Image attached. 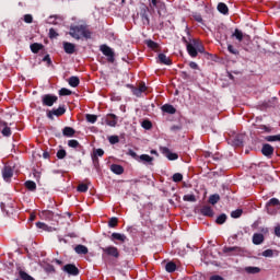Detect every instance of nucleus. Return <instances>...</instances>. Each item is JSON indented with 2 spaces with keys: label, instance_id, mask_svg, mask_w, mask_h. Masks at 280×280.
<instances>
[{
  "label": "nucleus",
  "instance_id": "obj_1",
  "mask_svg": "<svg viewBox=\"0 0 280 280\" xmlns=\"http://www.w3.org/2000/svg\"><path fill=\"white\" fill-rule=\"evenodd\" d=\"M70 36L75 38V40H80V38H91V31L84 24L70 26Z\"/></svg>",
  "mask_w": 280,
  "mask_h": 280
},
{
  "label": "nucleus",
  "instance_id": "obj_2",
  "mask_svg": "<svg viewBox=\"0 0 280 280\" xmlns=\"http://www.w3.org/2000/svg\"><path fill=\"white\" fill-rule=\"evenodd\" d=\"M100 51H102L103 56H106L107 62H109L110 65L115 62V51L113 50V48H110V46L103 44L100 46Z\"/></svg>",
  "mask_w": 280,
  "mask_h": 280
},
{
  "label": "nucleus",
  "instance_id": "obj_3",
  "mask_svg": "<svg viewBox=\"0 0 280 280\" xmlns=\"http://www.w3.org/2000/svg\"><path fill=\"white\" fill-rule=\"evenodd\" d=\"M104 253V255H107V257H114V259H119V249L116 246H107L101 248Z\"/></svg>",
  "mask_w": 280,
  "mask_h": 280
},
{
  "label": "nucleus",
  "instance_id": "obj_4",
  "mask_svg": "<svg viewBox=\"0 0 280 280\" xmlns=\"http://www.w3.org/2000/svg\"><path fill=\"white\" fill-rule=\"evenodd\" d=\"M66 113H67V108L65 107V105H62V106H59L57 109L49 110L47 113V118L54 119V115L55 117H62V115H65Z\"/></svg>",
  "mask_w": 280,
  "mask_h": 280
},
{
  "label": "nucleus",
  "instance_id": "obj_5",
  "mask_svg": "<svg viewBox=\"0 0 280 280\" xmlns=\"http://www.w3.org/2000/svg\"><path fill=\"white\" fill-rule=\"evenodd\" d=\"M62 270L71 277H78V275H80V269H78L74 264H67L62 267Z\"/></svg>",
  "mask_w": 280,
  "mask_h": 280
},
{
  "label": "nucleus",
  "instance_id": "obj_6",
  "mask_svg": "<svg viewBox=\"0 0 280 280\" xmlns=\"http://www.w3.org/2000/svg\"><path fill=\"white\" fill-rule=\"evenodd\" d=\"M58 102V96L46 94L42 97V104L43 106H54Z\"/></svg>",
  "mask_w": 280,
  "mask_h": 280
},
{
  "label": "nucleus",
  "instance_id": "obj_7",
  "mask_svg": "<svg viewBox=\"0 0 280 280\" xmlns=\"http://www.w3.org/2000/svg\"><path fill=\"white\" fill-rule=\"evenodd\" d=\"M150 12V8L147 5H142L140 8V18L143 23V25H150V15L148 14Z\"/></svg>",
  "mask_w": 280,
  "mask_h": 280
},
{
  "label": "nucleus",
  "instance_id": "obj_8",
  "mask_svg": "<svg viewBox=\"0 0 280 280\" xmlns=\"http://www.w3.org/2000/svg\"><path fill=\"white\" fill-rule=\"evenodd\" d=\"M271 207H276V209H280V201L278 198H271L267 202L266 209H267V213H269V215H272L275 213V211H272V209H270Z\"/></svg>",
  "mask_w": 280,
  "mask_h": 280
},
{
  "label": "nucleus",
  "instance_id": "obj_9",
  "mask_svg": "<svg viewBox=\"0 0 280 280\" xmlns=\"http://www.w3.org/2000/svg\"><path fill=\"white\" fill-rule=\"evenodd\" d=\"M261 154L267 159H272V154H275V147L268 143L262 144Z\"/></svg>",
  "mask_w": 280,
  "mask_h": 280
},
{
  "label": "nucleus",
  "instance_id": "obj_10",
  "mask_svg": "<svg viewBox=\"0 0 280 280\" xmlns=\"http://www.w3.org/2000/svg\"><path fill=\"white\" fill-rule=\"evenodd\" d=\"M196 42L195 38L190 39V44H187L186 49L188 51V56H190V58H197L198 57V50L196 48Z\"/></svg>",
  "mask_w": 280,
  "mask_h": 280
},
{
  "label": "nucleus",
  "instance_id": "obj_11",
  "mask_svg": "<svg viewBox=\"0 0 280 280\" xmlns=\"http://www.w3.org/2000/svg\"><path fill=\"white\" fill-rule=\"evenodd\" d=\"M161 152L164 156H166V159H168V161L178 160V153H172V151L167 147H162Z\"/></svg>",
  "mask_w": 280,
  "mask_h": 280
},
{
  "label": "nucleus",
  "instance_id": "obj_12",
  "mask_svg": "<svg viewBox=\"0 0 280 280\" xmlns=\"http://www.w3.org/2000/svg\"><path fill=\"white\" fill-rule=\"evenodd\" d=\"M2 176L3 179L8 183V180L14 176V170H12V166H4L2 170Z\"/></svg>",
  "mask_w": 280,
  "mask_h": 280
},
{
  "label": "nucleus",
  "instance_id": "obj_13",
  "mask_svg": "<svg viewBox=\"0 0 280 280\" xmlns=\"http://www.w3.org/2000/svg\"><path fill=\"white\" fill-rule=\"evenodd\" d=\"M200 213L206 218H213V215H215V212H213V208H211V206H203L200 210Z\"/></svg>",
  "mask_w": 280,
  "mask_h": 280
},
{
  "label": "nucleus",
  "instance_id": "obj_14",
  "mask_svg": "<svg viewBox=\"0 0 280 280\" xmlns=\"http://www.w3.org/2000/svg\"><path fill=\"white\" fill-rule=\"evenodd\" d=\"M109 240H110L112 242H121V243L124 244V242H126V240H128V237H126L125 234L114 232V233L109 236Z\"/></svg>",
  "mask_w": 280,
  "mask_h": 280
},
{
  "label": "nucleus",
  "instance_id": "obj_15",
  "mask_svg": "<svg viewBox=\"0 0 280 280\" xmlns=\"http://www.w3.org/2000/svg\"><path fill=\"white\" fill-rule=\"evenodd\" d=\"M117 119H118L117 115L107 114L105 121H106L107 126H110V128H115V126H117Z\"/></svg>",
  "mask_w": 280,
  "mask_h": 280
},
{
  "label": "nucleus",
  "instance_id": "obj_16",
  "mask_svg": "<svg viewBox=\"0 0 280 280\" xmlns=\"http://www.w3.org/2000/svg\"><path fill=\"white\" fill-rule=\"evenodd\" d=\"M158 60H159L160 65H166L168 67L172 65V59L163 52L158 55Z\"/></svg>",
  "mask_w": 280,
  "mask_h": 280
},
{
  "label": "nucleus",
  "instance_id": "obj_17",
  "mask_svg": "<svg viewBox=\"0 0 280 280\" xmlns=\"http://www.w3.org/2000/svg\"><path fill=\"white\" fill-rule=\"evenodd\" d=\"M163 113H167V115H176V107L170 104H164L162 107Z\"/></svg>",
  "mask_w": 280,
  "mask_h": 280
},
{
  "label": "nucleus",
  "instance_id": "obj_18",
  "mask_svg": "<svg viewBox=\"0 0 280 280\" xmlns=\"http://www.w3.org/2000/svg\"><path fill=\"white\" fill-rule=\"evenodd\" d=\"M264 234L261 233H255L253 235V244H255V246H259V244H264Z\"/></svg>",
  "mask_w": 280,
  "mask_h": 280
},
{
  "label": "nucleus",
  "instance_id": "obj_19",
  "mask_svg": "<svg viewBox=\"0 0 280 280\" xmlns=\"http://www.w3.org/2000/svg\"><path fill=\"white\" fill-rule=\"evenodd\" d=\"M63 49L66 54H75V45L69 42L63 43Z\"/></svg>",
  "mask_w": 280,
  "mask_h": 280
},
{
  "label": "nucleus",
  "instance_id": "obj_20",
  "mask_svg": "<svg viewBox=\"0 0 280 280\" xmlns=\"http://www.w3.org/2000/svg\"><path fill=\"white\" fill-rule=\"evenodd\" d=\"M139 163H148V165H152L154 158L148 155V154H142L138 158Z\"/></svg>",
  "mask_w": 280,
  "mask_h": 280
},
{
  "label": "nucleus",
  "instance_id": "obj_21",
  "mask_svg": "<svg viewBox=\"0 0 280 280\" xmlns=\"http://www.w3.org/2000/svg\"><path fill=\"white\" fill-rule=\"evenodd\" d=\"M217 9L220 14L229 15V5H226V3L220 2Z\"/></svg>",
  "mask_w": 280,
  "mask_h": 280
},
{
  "label": "nucleus",
  "instance_id": "obj_22",
  "mask_svg": "<svg viewBox=\"0 0 280 280\" xmlns=\"http://www.w3.org/2000/svg\"><path fill=\"white\" fill-rule=\"evenodd\" d=\"M74 250H75L77 255H86V254H89V247L84 246V245H77L74 247Z\"/></svg>",
  "mask_w": 280,
  "mask_h": 280
},
{
  "label": "nucleus",
  "instance_id": "obj_23",
  "mask_svg": "<svg viewBox=\"0 0 280 280\" xmlns=\"http://www.w3.org/2000/svg\"><path fill=\"white\" fill-rule=\"evenodd\" d=\"M89 185H91L89 180H86V184H79L77 187V191H79L80 194H86V191H89Z\"/></svg>",
  "mask_w": 280,
  "mask_h": 280
},
{
  "label": "nucleus",
  "instance_id": "obj_24",
  "mask_svg": "<svg viewBox=\"0 0 280 280\" xmlns=\"http://www.w3.org/2000/svg\"><path fill=\"white\" fill-rule=\"evenodd\" d=\"M110 170L114 174H117L118 176L124 173V166L119 164H112Z\"/></svg>",
  "mask_w": 280,
  "mask_h": 280
},
{
  "label": "nucleus",
  "instance_id": "obj_25",
  "mask_svg": "<svg viewBox=\"0 0 280 280\" xmlns=\"http://www.w3.org/2000/svg\"><path fill=\"white\" fill-rule=\"evenodd\" d=\"M63 137H73L75 135V129L73 127H65L62 129Z\"/></svg>",
  "mask_w": 280,
  "mask_h": 280
},
{
  "label": "nucleus",
  "instance_id": "obj_26",
  "mask_svg": "<svg viewBox=\"0 0 280 280\" xmlns=\"http://www.w3.org/2000/svg\"><path fill=\"white\" fill-rule=\"evenodd\" d=\"M232 37L236 38L238 43H242L244 40V33H242L240 28H235L234 33L232 34Z\"/></svg>",
  "mask_w": 280,
  "mask_h": 280
},
{
  "label": "nucleus",
  "instance_id": "obj_27",
  "mask_svg": "<svg viewBox=\"0 0 280 280\" xmlns=\"http://www.w3.org/2000/svg\"><path fill=\"white\" fill-rule=\"evenodd\" d=\"M245 272H247V275H259V272H261V268H259V267H245Z\"/></svg>",
  "mask_w": 280,
  "mask_h": 280
},
{
  "label": "nucleus",
  "instance_id": "obj_28",
  "mask_svg": "<svg viewBox=\"0 0 280 280\" xmlns=\"http://www.w3.org/2000/svg\"><path fill=\"white\" fill-rule=\"evenodd\" d=\"M68 83L73 88H78L80 86V78L78 77H70L69 80H68Z\"/></svg>",
  "mask_w": 280,
  "mask_h": 280
},
{
  "label": "nucleus",
  "instance_id": "obj_29",
  "mask_svg": "<svg viewBox=\"0 0 280 280\" xmlns=\"http://www.w3.org/2000/svg\"><path fill=\"white\" fill-rule=\"evenodd\" d=\"M24 187H26V189H28V191H36V182H34V180H26L24 183Z\"/></svg>",
  "mask_w": 280,
  "mask_h": 280
},
{
  "label": "nucleus",
  "instance_id": "obj_30",
  "mask_svg": "<svg viewBox=\"0 0 280 280\" xmlns=\"http://www.w3.org/2000/svg\"><path fill=\"white\" fill-rule=\"evenodd\" d=\"M45 46H43V44L39 43H34L31 45V51L33 54H38V51H40V49H43Z\"/></svg>",
  "mask_w": 280,
  "mask_h": 280
},
{
  "label": "nucleus",
  "instance_id": "obj_31",
  "mask_svg": "<svg viewBox=\"0 0 280 280\" xmlns=\"http://www.w3.org/2000/svg\"><path fill=\"white\" fill-rule=\"evenodd\" d=\"M19 277L22 280H35L34 277L30 276L27 272H25L22 269L19 271Z\"/></svg>",
  "mask_w": 280,
  "mask_h": 280
},
{
  "label": "nucleus",
  "instance_id": "obj_32",
  "mask_svg": "<svg viewBox=\"0 0 280 280\" xmlns=\"http://www.w3.org/2000/svg\"><path fill=\"white\" fill-rule=\"evenodd\" d=\"M166 272H176V262L170 261L165 266Z\"/></svg>",
  "mask_w": 280,
  "mask_h": 280
},
{
  "label": "nucleus",
  "instance_id": "obj_33",
  "mask_svg": "<svg viewBox=\"0 0 280 280\" xmlns=\"http://www.w3.org/2000/svg\"><path fill=\"white\" fill-rule=\"evenodd\" d=\"M195 46L197 48V54H205V46L202 45V43H200L199 39L195 38Z\"/></svg>",
  "mask_w": 280,
  "mask_h": 280
},
{
  "label": "nucleus",
  "instance_id": "obj_34",
  "mask_svg": "<svg viewBox=\"0 0 280 280\" xmlns=\"http://www.w3.org/2000/svg\"><path fill=\"white\" fill-rule=\"evenodd\" d=\"M208 201L210 205H218V202H220V195L218 194L211 195Z\"/></svg>",
  "mask_w": 280,
  "mask_h": 280
},
{
  "label": "nucleus",
  "instance_id": "obj_35",
  "mask_svg": "<svg viewBox=\"0 0 280 280\" xmlns=\"http://www.w3.org/2000/svg\"><path fill=\"white\" fill-rule=\"evenodd\" d=\"M117 224H119V219H117V217H113L109 219V221H108L109 229L117 228Z\"/></svg>",
  "mask_w": 280,
  "mask_h": 280
},
{
  "label": "nucleus",
  "instance_id": "obj_36",
  "mask_svg": "<svg viewBox=\"0 0 280 280\" xmlns=\"http://www.w3.org/2000/svg\"><path fill=\"white\" fill-rule=\"evenodd\" d=\"M226 220H228L226 214H225V213H221V214L215 219V223L222 225V224H224V222H226Z\"/></svg>",
  "mask_w": 280,
  "mask_h": 280
},
{
  "label": "nucleus",
  "instance_id": "obj_37",
  "mask_svg": "<svg viewBox=\"0 0 280 280\" xmlns=\"http://www.w3.org/2000/svg\"><path fill=\"white\" fill-rule=\"evenodd\" d=\"M42 214L46 220H54V211L51 210H44L42 211Z\"/></svg>",
  "mask_w": 280,
  "mask_h": 280
},
{
  "label": "nucleus",
  "instance_id": "obj_38",
  "mask_svg": "<svg viewBox=\"0 0 280 280\" xmlns=\"http://www.w3.org/2000/svg\"><path fill=\"white\" fill-rule=\"evenodd\" d=\"M265 140L269 141V143H272L275 141H278L280 143V133L276 136H267L265 137Z\"/></svg>",
  "mask_w": 280,
  "mask_h": 280
},
{
  "label": "nucleus",
  "instance_id": "obj_39",
  "mask_svg": "<svg viewBox=\"0 0 280 280\" xmlns=\"http://www.w3.org/2000/svg\"><path fill=\"white\" fill-rule=\"evenodd\" d=\"M85 119L89 124H95V121H97V115L86 114Z\"/></svg>",
  "mask_w": 280,
  "mask_h": 280
},
{
  "label": "nucleus",
  "instance_id": "obj_40",
  "mask_svg": "<svg viewBox=\"0 0 280 280\" xmlns=\"http://www.w3.org/2000/svg\"><path fill=\"white\" fill-rule=\"evenodd\" d=\"M73 92H71V90L67 89V88H62L59 90V95L61 97H65L67 95H72Z\"/></svg>",
  "mask_w": 280,
  "mask_h": 280
},
{
  "label": "nucleus",
  "instance_id": "obj_41",
  "mask_svg": "<svg viewBox=\"0 0 280 280\" xmlns=\"http://www.w3.org/2000/svg\"><path fill=\"white\" fill-rule=\"evenodd\" d=\"M1 133H2L3 137H12V129H10V127H8V125H7L1 130Z\"/></svg>",
  "mask_w": 280,
  "mask_h": 280
},
{
  "label": "nucleus",
  "instance_id": "obj_42",
  "mask_svg": "<svg viewBox=\"0 0 280 280\" xmlns=\"http://www.w3.org/2000/svg\"><path fill=\"white\" fill-rule=\"evenodd\" d=\"M242 213H244L242 209H236L231 212V218H234V219L242 218Z\"/></svg>",
  "mask_w": 280,
  "mask_h": 280
},
{
  "label": "nucleus",
  "instance_id": "obj_43",
  "mask_svg": "<svg viewBox=\"0 0 280 280\" xmlns=\"http://www.w3.org/2000/svg\"><path fill=\"white\" fill-rule=\"evenodd\" d=\"M183 200L185 202H196V195H185Z\"/></svg>",
  "mask_w": 280,
  "mask_h": 280
},
{
  "label": "nucleus",
  "instance_id": "obj_44",
  "mask_svg": "<svg viewBox=\"0 0 280 280\" xmlns=\"http://www.w3.org/2000/svg\"><path fill=\"white\" fill-rule=\"evenodd\" d=\"M147 47L149 49H156L159 47V44L152 39L147 40Z\"/></svg>",
  "mask_w": 280,
  "mask_h": 280
},
{
  "label": "nucleus",
  "instance_id": "obj_45",
  "mask_svg": "<svg viewBox=\"0 0 280 280\" xmlns=\"http://www.w3.org/2000/svg\"><path fill=\"white\" fill-rule=\"evenodd\" d=\"M92 156H96V158H102L104 156V151L103 149H94L92 152Z\"/></svg>",
  "mask_w": 280,
  "mask_h": 280
},
{
  "label": "nucleus",
  "instance_id": "obj_46",
  "mask_svg": "<svg viewBox=\"0 0 280 280\" xmlns=\"http://www.w3.org/2000/svg\"><path fill=\"white\" fill-rule=\"evenodd\" d=\"M228 51H230V54H233V56H240V50L235 49L233 45H228Z\"/></svg>",
  "mask_w": 280,
  "mask_h": 280
},
{
  "label": "nucleus",
  "instance_id": "obj_47",
  "mask_svg": "<svg viewBox=\"0 0 280 280\" xmlns=\"http://www.w3.org/2000/svg\"><path fill=\"white\" fill-rule=\"evenodd\" d=\"M91 156H92L93 166L95 167V170H100V158H96L95 155H91Z\"/></svg>",
  "mask_w": 280,
  "mask_h": 280
},
{
  "label": "nucleus",
  "instance_id": "obj_48",
  "mask_svg": "<svg viewBox=\"0 0 280 280\" xmlns=\"http://www.w3.org/2000/svg\"><path fill=\"white\" fill-rule=\"evenodd\" d=\"M67 156V151L65 149H60L57 151V159H65Z\"/></svg>",
  "mask_w": 280,
  "mask_h": 280
},
{
  "label": "nucleus",
  "instance_id": "obj_49",
  "mask_svg": "<svg viewBox=\"0 0 280 280\" xmlns=\"http://www.w3.org/2000/svg\"><path fill=\"white\" fill-rule=\"evenodd\" d=\"M183 180V174H180V173H175L174 175H173V182L174 183H180Z\"/></svg>",
  "mask_w": 280,
  "mask_h": 280
},
{
  "label": "nucleus",
  "instance_id": "obj_50",
  "mask_svg": "<svg viewBox=\"0 0 280 280\" xmlns=\"http://www.w3.org/2000/svg\"><path fill=\"white\" fill-rule=\"evenodd\" d=\"M68 145L69 148H80V142L78 140H69Z\"/></svg>",
  "mask_w": 280,
  "mask_h": 280
},
{
  "label": "nucleus",
  "instance_id": "obj_51",
  "mask_svg": "<svg viewBox=\"0 0 280 280\" xmlns=\"http://www.w3.org/2000/svg\"><path fill=\"white\" fill-rule=\"evenodd\" d=\"M262 257H275V250L266 249L262 252Z\"/></svg>",
  "mask_w": 280,
  "mask_h": 280
},
{
  "label": "nucleus",
  "instance_id": "obj_52",
  "mask_svg": "<svg viewBox=\"0 0 280 280\" xmlns=\"http://www.w3.org/2000/svg\"><path fill=\"white\" fill-rule=\"evenodd\" d=\"M108 141L112 145H115V143H119V137L118 136H110L108 138Z\"/></svg>",
  "mask_w": 280,
  "mask_h": 280
},
{
  "label": "nucleus",
  "instance_id": "obj_53",
  "mask_svg": "<svg viewBox=\"0 0 280 280\" xmlns=\"http://www.w3.org/2000/svg\"><path fill=\"white\" fill-rule=\"evenodd\" d=\"M234 250H240V247H237V246H234V247H228V246H225V247H223V253H234Z\"/></svg>",
  "mask_w": 280,
  "mask_h": 280
},
{
  "label": "nucleus",
  "instance_id": "obj_54",
  "mask_svg": "<svg viewBox=\"0 0 280 280\" xmlns=\"http://www.w3.org/2000/svg\"><path fill=\"white\" fill-rule=\"evenodd\" d=\"M142 128H144V130H150L152 128V121L150 120L142 121Z\"/></svg>",
  "mask_w": 280,
  "mask_h": 280
},
{
  "label": "nucleus",
  "instance_id": "obj_55",
  "mask_svg": "<svg viewBox=\"0 0 280 280\" xmlns=\"http://www.w3.org/2000/svg\"><path fill=\"white\" fill-rule=\"evenodd\" d=\"M24 22L25 23H34V18L32 16V14H25Z\"/></svg>",
  "mask_w": 280,
  "mask_h": 280
},
{
  "label": "nucleus",
  "instance_id": "obj_56",
  "mask_svg": "<svg viewBox=\"0 0 280 280\" xmlns=\"http://www.w3.org/2000/svg\"><path fill=\"white\" fill-rule=\"evenodd\" d=\"M131 92L133 95H136V97H141V92H140L139 88L132 86Z\"/></svg>",
  "mask_w": 280,
  "mask_h": 280
},
{
  "label": "nucleus",
  "instance_id": "obj_57",
  "mask_svg": "<svg viewBox=\"0 0 280 280\" xmlns=\"http://www.w3.org/2000/svg\"><path fill=\"white\" fill-rule=\"evenodd\" d=\"M58 36V32L55 28L49 30V38H56Z\"/></svg>",
  "mask_w": 280,
  "mask_h": 280
},
{
  "label": "nucleus",
  "instance_id": "obj_58",
  "mask_svg": "<svg viewBox=\"0 0 280 280\" xmlns=\"http://www.w3.org/2000/svg\"><path fill=\"white\" fill-rule=\"evenodd\" d=\"M267 106H277V97H272L268 103H267Z\"/></svg>",
  "mask_w": 280,
  "mask_h": 280
},
{
  "label": "nucleus",
  "instance_id": "obj_59",
  "mask_svg": "<svg viewBox=\"0 0 280 280\" xmlns=\"http://www.w3.org/2000/svg\"><path fill=\"white\" fill-rule=\"evenodd\" d=\"M139 91L141 92V93H145V91H148V86H145V83H140V85H139Z\"/></svg>",
  "mask_w": 280,
  "mask_h": 280
},
{
  "label": "nucleus",
  "instance_id": "obj_60",
  "mask_svg": "<svg viewBox=\"0 0 280 280\" xmlns=\"http://www.w3.org/2000/svg\"><path fill=\"white\" fill-rule=\"evenodd\" d=\"M129 154L132 159H135L136 161H139V156L137 155V152H135L133 150H129Z\"/></svg>",
  "mask_w": 280,
  "mask_h": 280
},
{
  "label": "nucleus",
  "instance_id": "obj_61",
  "mask_svg": "<svg viewBox=\"0 0 280 280\" xmlns=\"http://www.w3.org/2000/svg\"><path fill=\"white\" fill-rule=\"evenodd\" d=\"M194 19H195V21H197V23H202V15H200V14H195L194 15Z\"/></svg>",
  "mask_w": 280,
  "mask_h": 280
},
{
  "label": "nucleus",
  "instance_id": "obj_62",
  "mask_svg": "<svg viewBox=\"0 0 280 280\" xmlns=\"http://www.w3.org/2000/svg\"><path fill=\"white\" fill-rule=\"evenodd\" d=\"M43 62H47L48 65H51V57H49V55H46V56L43 58Z\"/></svg>",
  "mask_w": 280,
  "mask_h": 280
},
{
  "label": "nucleus",
  "instance_id": "obj_63",
  "mask_svg": "<svg viewBox=\"0 0 280 280\" xmlns=\"http://www.w3.org/2000/svg\"><path fill=\"white\" fill-rule=\"evenodd\" d=\"M210 280H224V278L222 276L214 275L210 277Z\"/></svg>",
  "mask_w": 280,
  "mask_h": 280
},
{
  "label": "nucleus",
  "instance_id": "obj_64",
  "mask_svg": "<svg viewBox=\"0 0 280 280\" xmlns=\"http://www.w3.org/2000/svg\"><path fill=\"white\" fill-rule=\"evenodd\" d=\"M275 233H276L277 237H280V225L276 226Z\"/></svg>",
  "mask_w": 280,
  "mask_h": 280
}]
</instances>
